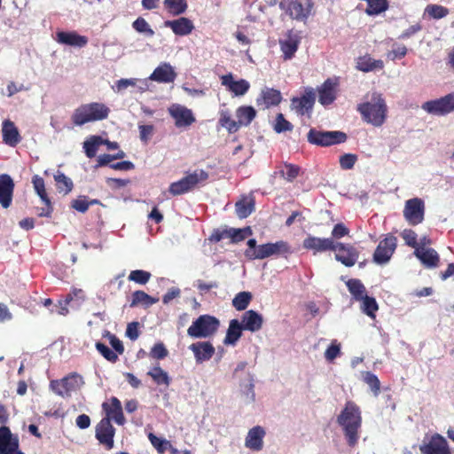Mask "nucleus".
I'll return each mask as SVG.
<instances>
[{"mask_svg": "<svg viewBox=\"0 0 454 454\" xmlns=\"http://www.w3.org/2000/svg\"><path fill=\"white\" fill-rule=\"evenodd\" d=\"M338 424L342 427L348 444L355 446L358 441V431L362 418L359 407L353 402H348L337 418Z\"/></svg>", "mask_w": 454, "mask_h": 454, "instance_id": "obj_1", "label": "nucleus"}, {"mask_svg": "<svg viewBox=\"0 0 454 454\" xmlns=\"http://www.w3.org/2000/svg\"><path fill=\"white\" fill-rule=\"evenodd\" d=\"M357 110L366 122L375 127H380L385 122L387 106L380 94L374 93L371 101L360 104Z\"/></svg>", "mask_w": 454, "mask_h": 454, "instance_id": "obj_2", "label": "nucleus"}, {"mask_svg": "<svg viewBox=\"0 0 454 454\" xmlns=\"http://www.w3.org/2000/svg\"><path fill=\"white\" fill-rule=\"evenodd\" d=\"M109 112V108L102 103L93 102L85 104L74 110L72 121L74 125L82 126L87 122L106 119Z\"/></svg>", "mask_w": 454, "mask_h": 454, "instance_id": "obj_3", "label": "nucleus"}, {"mask_svg": "<svg viewBox=\"0 0 454 454\" xmlns=\"http://www.w3.org/2000/svg\"><path fill=\"white\" fill-rule=\"evenodd\" d=\"M220 321L211 315L200 316L187 329V334L194 339L209 338L217 332Z\"/></svg>", "mask_w": 454, "mask_h": 454, "instance_id": "obj_4", "label": "nucleus"}, {"mask_svg": "<svg viewBox=\"0 0 454 454\" xmlns=\"http://www.w3.org/2000/svg\"><path fill=\"white\" fill-rule=\"evenodd\" d=\"M314 3L312 0H282L279 7L292 20L306 21L311 15Z\"/></svg>", "mask_w": 454, "mask_h": 454, "instance_id": "obj_5", "label": "nucleus"}, {"mask_svg": "<svg viewBox=\"0 0 454 454\" xmlns=\"http://www.w3.org/2000/svg\"><path fill=\"white\" fill-rule=\"evenodd\" d=\"M207 178V172L203 169H197L182 179L170 184L168 192L173 196L184 194L192 191L199 184L205 182Z\"/></svg>", "mask_w": 454, "mask_h": 454, "instance_id": "obj_6", "label": "nucleus"}, {"mask_svg": "<svg viewBox=\"0 0 454 454\" xmlns=\"http://www.w3.org/2000/svg\"><path fill=\"white\" fill-rule=\"evenodd\" d=\"M347 138V134L339 130L323 131L310 129L307 135L308 142L317 146H331L342 144L346 142Z\"/></svg>", "mask_w": 454, "mask_h": 454, "instance_id": "obj_7", "label": "nucleus"}, {"mask_svg": "<svg viewBox=\"0 0 454 454\" xmlns=\"http://www.w3.org/2000/svg\"><path fill=\"white\" fill-rule=\"evenodd\" d=\"M421 108L432 115H448L454 112V92L436 99L426 101L422 104Z\"/></svg>", "mask_w": 454, "mask_h": 454, "instance_id": "obj_8", "label": "nucleus"}, {"mask_svg": "<svg viewBox=\"0 0 454 454\" xmlns=\"http://www.w3.org/2000/svg\"><path fill=\"white\" fill-rule=\"evenodd\" d=\"M419 451L421 454H452L448 441L438 433L426 436L419 445Z\"/></svg>", "mask_w": 454, "mask_h": 454, "instance_id": "obj_9", "label": "nucleus"}, {"mask_svg": "<svg viewBox=\"0 0 454 454\" xmlns=\"http://www.w3.org/2000/svg\"><path fill=\"white\" fill-rule=\"evenodd\" d=\"M403 217L411 225H418L424 221L425 203L420 198H413L405 201Z\"/></svg>", "mask_w": 454, "mask_h": 454, "instance_id": "obj_10", "label": "nucleus"}, {"mask_svg": "<svg viewBox=\"0 0 454 454\" xmlns=\"http://www.w3.org/2000/svg\"><path fill=\"white\" fill-rule=\"evenodd\" d=\"M396 238L393 235H387L379 243L373 254V262L380 265L388 262L396 248Z\"/></svg>", "mask_w": 454, "mask_h": 454, "instance_id": "obj_11", "label": "nucleus"}, {"mask_svg": "<svg viewBox=\"0 0 454 454\" xmlns=\"http://www.w3.org/2000/svg\"><path fill=\"white\" fill-rule=\"evenodd\" d=\"M0 454H25L20 450V441L9 427H0Z\"/></svg>", "mask_w": 454, "mask_h": 454, "instance_id": "obj_12", "label": "nucleus"}, {"mask_svg": "<svg viewBox=\"0 0 454 454\" xmlns=\"http://www.w3.org/2000/svg\"><path fill=\"white\" fill-rule=\"evenodd\" d=\"M168 111L169 115L175 120L176 128L189 127L196 121L192 111L180 104H172Z\"/></svg>", "mask_w": 454, "mask_h": 454, "instance_id": "obj_13", "label": "nucleus"}, {"mask_svg": "<svg viewBox=\"0 0 454 454\" xmlns=\"http://www.w3.org/2000/svg\"><path fill=\"white\" fill-rule=\"evenodd\" d=\"M290 247L286 241L279 240L275 243H267L259 245L256 254V260H262L272 255H279L289 253Z\"/></svg>", "mask_w": 454, "mask_h": 454, "instance_id": "obj_14", "label": "nucleus"}, {"mask_svg": "<svg viewBox=\"0 0 454 454\" xmlns=\"http://www.w3.org/2000/svg\"><path fill=\"white\" fill-rule=\"evenodd\" d=\"M115 429L109 421V419H102L96 427V438L108 450L114 448V436Z\"/></svg>", "mask_w": 454, "mask_h": 454, "instance_id": "obj_15", "label": "nucleus"}, {"mask_svg": "<svg viewBox=\"0 0 454 454\" xmlns=\"http://www.w3.org/2000/svg\"><path fill=\"white\" fill-rule=\"evenodd\" d=\"M314 104L315 93L312 90H309L300 98H293L290 107L298 115H304L312 111Z\"/></svg>", "mask_w": 454, "mask_h": 454, "instance_id": "obj_16", "label": "nucleus"}, {"mask_svg": "<svg viewBox=\"0 0 454 454\" xmlns=\"http://www.w3.org/2000/svg\"><path fill=\"white\" fill-rule=\"evenodd\" d=\"M239 395L246 404L255 401L254 377L251 372H246L243 378L239 380Z\"/></svg>", "mask_w": 454, "mask_h": 454, "instance_id": "obj_17", "label": "nucleus"}, {"mask_svg": "<svg viewBox=\"0 0 454 454\" xmlns=\"http://www.w3.org/2000/svg\"><path fill=\"white\" fill-rule=\"evenodd\" d=\"M335 259L347 267L355 265L358 259V252L351 245L336 242Z\"/></svg>", "mask_w": 454, "mask_h": 454, "instance_id": "obj_18", "label": "nucleus"}, {"mask_svg": "<svg viewBox=\"0 0 454 454\" xmlns=\"http://www.w3.org/2000/svg\"><path fill=\"white\" fill-rule=\"evenodd\" d=\"M176 78L174 67L167 62L160 63L149 76V80L160 83H170Z\"/></svg>", "mask_w": 454, "mask_h": 454, "instance_id": "obj_19", "label": "nucleus"}, {"mask_svg": "<svg viewBox=\"0 0 454 454\" xmlns=\"http://www.w3.org/2000/svg\"><path fill=\"white\" fill-rule=\"evenodd\" d=\"M14 183L7 174L0 175V204L4 208H8L12 201Z\"/></svg>", "mask_w": 454, "mask_h": 454, "instance_id": "obj_20", "label": "nucleus"}, {"mask_svg": "<svg viewBox=\"0 0 454 454\" xmlns=\"http://www.w3.org/2000/svg\"><path fill=\"white\" fill-rule=\"evenodd\" d=\"M189 349L193 352L197 364L208 361L215 354L214 346L208 341H198L190 345Z\"/></svg>", "mask_w": 454, "mask_h": 454, "instance_id": "obj_21", "label": "nucleus"}, {"mask_svg": "<svg viewBox=\"0 0 454 454\" xmlns=\"http://www.w3.org/2000/svg\"><path fill=\"white\" fill-rule=\"evenodd\" d=\"M222 85L225 86L234 96L239 97L245 95L249 88L250 83L245 80H233L232 74H228L221 77Z\"/></svg>", "mask_w": 454, "mask_h": 454, "instance_id": "obj_22", "label": "nucleus"}, {"mask_svg": "<svg viewBox=\"0 0 454 454\" xmlns=\"http://www.w3.org/2000/svg\"><path fill=\"white\" fill-rule=\"evenodd\" d=\"M336 242L333 239H321L309 236L303 240V247L306 249L314 250L315 252H324L328 250H336Z\"/></svg>", "mask_w": 454, "mask_h": 454, "instance_id": "obj_23", "label": "nucleus"}, {"mask_svg": "<svg viewBox=\"0 0 454 454\" xmlns=\"http://www.w3.org/2000/svg\"><path fill=\"white\" fill-rule=\"evenodd\" d=\"M266 434L264 428L261 426L252 427L246 437L245 446L252 450L259 451L263 448V438Z\"/></svg>", "mask_w": 454, "mask_h": 454, "instance_id": "obj_24", "label": "nucleus"}, {"mask_svg": "<svg viewBox=\"0 0 454 454\" xmlns=\"http://www.w3.org/2000/svg\"><path fill=\"white\" fill-rule=\"evenodd\" d=\"M111 403H104L102 407L106 411V417L105 419H109L114 420L118 425H123L125 423V418L122 412V407L120 400L117 397H112L110 400Z\"/></svg>", "mask_w": 454, "mask_h": 454, "instance_id": "obj_25", "label": "nucleus"}, {"mask_svg": "<svg viewBox=\"0 0 454 454\" xmlns=\"http://www.w3.org/2000/svg\"><path fill=\"white\" fill-rule=\"evenodd\" d=\"M337 82L329 78L317 89L318 102L323 106L332 104L336 98Z\"/></svg>", "mask_w": 454, "mask_h": 454, "instance_id": "obj_26", "label": "nucleus"}, {"mask_svg": "<svg viewBox=\"0 0 454 454\" xmlns=\"http://www.w3.org/2000/svg\"><path fill=\"white\" fill-rule=\"evenodd\" d=\"M263 323V318L257 311L250 309L243 313L240 324L244 330L252 333L261 330Z\"/></svg>", "mask_w": 454, "mask_h": 454, "instance_id": "obj_27", "label": "nucleus"}, {"mask_svg": "<svg viewBox=\"0 0 454 454\" xmlns=\"http://www.w3.org/2000/svg\"><path fill=\"white\" fill-rule=\"evenodd\" d=\"M282 99V96L279 90L265 87L262 90L260 96L256 99L258 106H263L265 108H269L272 106H278Z\"/></svg>", "mask_w": 454, "mask_h": 454, "instance_id": "obj_28", "label": "nucleus"}, {"mask_svg": "<svg viewBox=\"0 0 454 454\" xmlns=\"http://www.w3.org/2000/svg\"><path fill=\"white\" fill-rule=\"evenodd\" d=\"M300 39L297 35L290 31L286 38L279 41L280 48L285 59H291L298 50Z\"/></svg>", "mask_w": 454, "mask_h": 454, "instance_id": "obj_29", "label": "nucleus"}, {"mask_svg": "<svg viewBox=\"0 0 454 454\" xmlns=\"http://www.w3.org/2000/svg\"><path fill=\"white\" fill-rule=\"evenodd\" d=\"M164 25L166 27H170L177 35H187L191 34L194 28L192 20L184 17L175 20H167Z\"/></svg>", "mask_w": 454, "mask_h": 454, "instance_id": "obj_30", "label": "nucleus"}, {"mask_svg": "<svg viewBox=\"0 0 454 454\" xmlns=\"http://www.w3.org/2000/svg\"><path fill=\"white\" fill-rule=\"evenodd\" d=\"M57 37L59 43L79 48L84 47L88 43L86 36L80 35L76 32L60 31L57 33Z\"/></svg>", "mask_w": 454, "mask_h": 454, "instance_id": "obj_31", "label": "nucleus"}, {"mask_svg": "<svg viewBox=\"0 0 454 454\" xmlns=\"http://www.w3.org/2000/svg\"><path fill=\"white\" fill-rule=\"evenodd\" d=\"M2 132L4 142L10 146L17 145L21 140L18 129L10 120L4 121Z\"/></svg>", "mask_w": 454, "mask_h": 454, "instance_id": "obj_32", "label": "nucleus"}, {"mask_svg": "<svg viewBox=\"0 0 454 454\" xmlns=\"http://www.w3.org/2000/svg\"><path fill=\"white\" fill-rule=\"evenodd\" d=\"M414 254L421 262L429 268L436 267L439 262V255L433 248L416 247Z\"/></svg>", "mask_w": 454, "mask_h": 454, "instance_id": "obj_33", "label": "nucleus"}, {"mask_svg": "<svg viewBox=\"0 0 454 454\" xmlns=\"http://www.w3.org/2000/svg\"><path fill=\"white\" fill-rule=\"evenodd\" d=\"M243 330L244 328L238 319H231L229 323L223 343L225 345L235 346L240 339Z\"/></svg>", "mask_w": 454, "mask_h": 454, "instance_id": "obj_34", "label": "nucleus"}, {"mask_svg": "<svg viewBox=\"0 0 454 454\" xmlns=\"http://www.w3.org/2000/svg\"><path fill=\"white\" fill-rule=\"evenodd\" d=\"M256 116V111L253 106H239L236 110L237 122L239 127L248 126Z\"/></svg>", "mask_w": 454, "mask_h": 454, "instance_id": "obj_35", "label": "nucleus"}, {"mask_svg": "<svg viewBox=\"0 0 454 454\" xmlns=\"http://www.w3.org/2000/svg\"><path fill=\"white\" fill-rule=\"evenodd\" d=\"M60 380L64 384V388L66 389L68 397L71 395L72 392L79 390L84 384L82 377L75 372L64 377Z\"/></svg>", "mask_w": 454, "mask_h": 454, "instance_id": "obj_36", "label": "nucleus"}, {"mask_svg": "<svg viewBox=\"0 0 454 454\" xmlns=\"http://www.w3.org/2000/svg\"><path fill=\"white\" fill-rule=\"evenodd\" d=\"M348 292L355 301H361L366 294V288L360 279L351 278L346 282Z\"/></svg>", "mask_w": 454, "mask_h": 454, "instance_id": "obj_37", "label": "nucleus"}, {"mask_svg": "<svg viewBox=\"0 0 454 454\" xmlns=\"http://www.w3.org/2000/svg\"><path fill=\"white\" fill-rule=\"evenodd\" d=\"M158 301V299H155L144 291H135L132 294V301L130 303V307H136L138 304L144 305L145 308H148L152 306L153 304L156 303Z\"/></svg>", "mask_w": 454, "mask_h": 454, "instance_id": "obj_38", "label": "nucleus"}, {"mask_svg": "<svg viewBox=\"0 0 454 454\" xmlns=\"http://www.w3.org/2000/svg\"><path fill=\"white\" fill-rule=\"evenodd\" d=\"M104 139L99 136H90L83 142V149L88 158L95 157L99 145H103Z\"/></svg>", "mask_w": 454, "mask_h": 454, "instance_id": "obj_39", "label": "nucleus"}, {"mask_svg": "<svg viewBox=\"0 0 454 454\" xmlns=\"http://www.w3.org/2000/svg\"><path fill=\"white\" fill-rule=\"evenodd\" d=\"M237 215L241 218H247L254 210V200L253 199H244L235 205Z\"/></svg>", "mask_w": 454, "mask_h": 454, "instance_id": "obj_40", "label": "nucleus"}, {"mask_svg": "<svg viewBox=\"0 0 454 454\" xmlns=\"http://www.w3.org/2000/svg\"><path fill=\"white\" fill-rule=\"evenodd\" d=\"M147 375L152 377V379L157 385H164L166 387H168L171 381L168 372L162 370L160 366H153L147 372Z\"/></svg>", "mask_w": 454, "mask_h": 454, "instance_id": "obj_41", "label": "nucleus"}, {"mask_svg": "<svg viewBox=\"0 0 454 454\" xmlns=\"http://www.w3.org/2000/svg\"><path fill=\"white\" fill-rule=\"evenodd\" d=\"M219 124L225 128L229 133H235L239 130V123L231 117V114L227 110L220 112Z\"/></svg>", "mask_w": 454, "mask_h": 454, "instance_id": "obj_42", "label": "nucleus"}, {"mask_svg": "<svg viewBox=\"0 0 454 454\" xmlns=\"http://www.w3.org/2000/svg\"><path fill=\"white\" fill-rule=\"evenodd\" d=\"M360 301L362 302L361 310L368 317L375 318V312L379 309L376 300L366 294Z\"/></svg>", "mask_w": 454, "mask_h": 454, "instance_id": "obj_43", "label": "nucleus"}, {"mask_svg": "<svg viewBox=\"0 0 454 454\" xmlns=\"http://www.w3.org/2000/svg\"><path fill=\"white\" fill-rule=\"evenodd\" d=\"M163 4L173 15L183 14L188 7L186 0H164Z\"/></svg>", "mask_w": 454, "mask_h": 454, "instance_id": "obj_44", "label": "nucleus"}, {"mask_svg": "<svg viewBox=\"0 0 454 454\" xmlns=\"http://www.w3.org/2000/svg\"><path fill=\"white\" fill-rule=\"evenodd\" d=\"M252 300L250 292H240L232 300V306L239 311L245 310Z\"/></svg>", "mask_w": 454, "mask_h": 454, "instance_id": "obj_45", "label": "nucleus"}, {"mask_svg": "<svg viewBox=\"0 0 454 454\" xmlns=\"http://www.w3.org/2000/svg\"><path fill=\"white\" fill-rule=\"evenodd\" d=\"M83 290L74 288L71 293L66 296V304H71L73 308L78 309L85 301Z\"/></svg>", "mask_w": 454, "mask_h": 454, "instance_id": "obj_46", "label": "nucleus"}, {"mask_svg": "<svg viewBox=\"0 0 454 454\" xmlns=\"http://www.w3.org/2000/svg\"><path fill=\"white\" fill-rule=\"evenodd\" d=\"M54 179L57 182L58 190L59 192H64L65 194H67L72 191L74 186L73 182L64 173L59 171L57 172V174L54 176Z\"/></svg>", "mask_w": 454, "mask_h": 454, "instance_id": "obj_47", "label": "nucleus"}, {"mask_svg": "<svg viewBox=\"0 0 454 454\" xmlns=\"http://www.w3.org/2000/svg\"><path fill=\"white\" fill-rule=\"evenodd\" d=\"M387 8V0H367V8L365 12L369 15H377L386 11Z\"/></svg>", "mask_w": 454, "mask_h": 454, "instance_id": "obj_48", "label": "nucleus"}, {"mask_svg": "<svg viewBox=\"0 0 454 454\" xmlns=\"http://www.w3.org/2000/svg\"><path fill=\"white\" fill-rule=\"evenodd\" d=\"M363 380L370 387L373 395L378 396L380 391V382L378 377L371 372H364Z\"/></svg>", "mask_w": 454, "mask_h": 454, "instance_id": "obj_49", "label": "nucleus"}, {"mask_svg": "<svg viewBox=\"0 0 454 454\" xmlns=\"http://www.w3.org/2000/svg\"><path fill=\"white\" fill-rule=\"evenodd\" d=\"M300 168L297 165L285 163L279 171L280 176L288 182H293L299 175Z\"/></svg>", "mask_w": 454, "mask_h": 454, "instance_id": "obj_50", "label": "nucleus"}, {"mask_svg": "<svg viewBox=\"0 0 454 454\" xmlns=\"http://www.w3.org/2000/svg\"><path fill=\"white\" fill-rule=\"evenodd\" d=\"M273 129L277 133H283L286 131H291L294 129V125L285 119L283 114H278L276 116Z\"/></svg>", "mask_w": 454, "mask_h": 454, "instance_id": "obj_51", "label": "nucleus"}, {"mask_svg": "<svg viewBox=\"0 0 454 454\" xmlns=\"http://www.w3.org/2000/svg\"><path fill=\"white\" fill-rule=\"evenodd\" d=\"M426 12L433 19H442L449 14V10L442 5L429 4L426 8Z\"/></svg>", "mask_w": 454, "mask_h": 454, "instance_id": "obj_52", "label": "nucleus"}, {"mask_svg": "<svg viewBox=\"0 0 454 454\" xmlns=\"http://www.w3.org/2000/svg\"><path fill=\"white\" fill-rule=\"evenodd\" d=\"M251 234L252 231L250 227H246L243 229L230 228L229 239H231L232 243H238L245 239L247 236H250Z\"/></svg>", "mask_w": 454, "mask_h": 454, "instance_id": "obj_53", "label": "nucleus"}, {"mask_svg": "<svg viewBox=\"0 0 454 454\" xmlns=\"http://www.w3.org/2000/svg\"><path fill=\"white\" fill-rule=\"evenodd\" d=\"M133 28L138 33L145 34L147 36H153L154 31L151 28L148 22L144 18H137L132 24Z\"/></svg>", "mask_w": 454, "mask_h": 454, "instance_id": "obj_54", "label": "nucleus"}, {"mask_svg": "<svg viewBox=\"0 0 454 454\" xmlns=\"http://www.w3.org/2000/svg\"><path fill=\"white\" fill-rule=\"evenodd\" d=\"M32 182H33L35 192L41 198L43 202L49 203L50 199L48 198L46 191H45L43 179L38 176H35L33 177Z\"/></svg>", "mask_w": 454, "mask_h": 454, "instance_id": "obj_55", "label": "nucleus"}, {"mask_svg": "<svg viewBox=\"0 0 454 454\" xmlns=\"http://www.w3.org/2000/svg\"><path fill=\"white\" fill-rule=\"evenodd\" d=\"M151 278V273L142 270H132L129 275V280L135 283L145 285Z\"/></svg>", "mask_w": 454, "mask_h": 454, "instance_id": "obj_56", "label": "nucleus"}, {"mask_svg": "<svg viewBox=\"0 0 454 454\" xmlns=\"http://www.w3.org/2000/svg\"><path fill=\"white\" fill-rule=\"evenodd\" d=\"M357 68L363 72H370L376 67H381V61H372L370 58H360L357 61Z\"/></svg>", "mask_w": 454, "mask_h": 454, "instance_id": "obj_57", "label": "nucleus"}, {"mask_svg": "<svg viewBox=\"0 0 454 454\" xmlns=\"http://www.w3.org/2000/svg\"><path fill=\"white\" fill-rule=\"evenodd\" d=\"M148 438L152 445L160 454H163L170 446V442L165 439L159 438L155 434L150 433Z\"/></svg>", "mask_w": 454, "mask_h": 454, "instance_id": "obj_58", "label": "nucleus"}, {"mask_svg": "<svg viewBox=\"0 0 454 454\" xmlns=\"http://www.w3.org/2000/svg\"><path fill=\"white\" fill-rule=\"evenodd\" d=\"M96 348L106 360L112 363L116 362L118 359L117 354L102 342H97Z\"/></svg>", "mask_w": 454, "mask_h": 454, "instance_id": "obj_59", "label": "nucleus"}, {"mask_svg": "<svg viewBox=\"0 0 454 454\" xmlns=\"http://www.w3.org/2000/svg\"><path fill=\"white\" fill-rule=\"evenodd\" d=\"M357 161V155L345 153L340 157V166L344 170L352 169Z\"/></svg>", "mask_w": 454, "mask_h": 454, "instance_id": "obj_60", "label": "nucleus"}, {"mask_svg": "<svg viewBox=\"0 0 454 454\" xmlns=\"http://www.w3.org/2000/svg\"><path fill=\"white\" fill-rule=\"evenodd\" d=\"M401 236L404 239L406 245L409 247L415 249L416 247H419V243L417 242V234L414 231L406 229L401 233Z\"/></svg>", "mask_w": 454, "mask_h": 454, "instance_id": "obj_61", "label": "nucleus"}, {"mask_svg": "<svg viewBox=\"0 0 454 454\" xmlns=\"http://www.w3.org/2000/svg\"><path fill=\"white\" fill-rule=\"evenodd\" d=\"M340 353V345L337 340H333L325 352V357L328 361L334 360Z\"/></svg>", "mask_w": 454, "mask_h": 454, "instance_id": "obj_62", "label": "nucleus"}, {"mask_svg": "<svg viewBox=\"0 0 454 454\" xmlns=\"http://www.w3.org/2000/svg\"><path fill=\"white\" fill-rule=\"evenodd\" d=\"M137 79L130 78V79H120L116 82L115 85L113 89L117 92H121L126 90L129 86H136Z\"/></svg>", "mask_w": 454, "mask_h": 454, "instance_id": "obj_63", "label": "nucleus"}, {"mask_svg": "<svg viewBox=\"0 0 454 454\" xmlns=\"http://www.w3.org/2000/svg\"><path fill=\"white\" fill-rule=\"evenodd\" d=\"M72 207L81 213H85L89 208V203L85 196H80L72 201Z\"/></svg>", "mask_w": 454, "mask_h": 454, "instance_id": "obj_64", "label": "nucleus"}]
</instances>
